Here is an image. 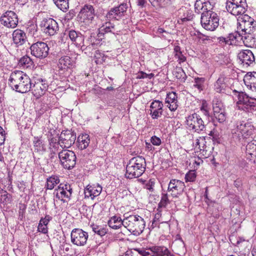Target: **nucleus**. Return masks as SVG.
I'll return each mask as SVG.
<instances>
[{"label": "nucleus", "mask_w": 256, "mask_h": 256, "mask_svg": "<svg viewBox=\"0 0 256 256\" xmlns=\"http://www.w3.org/2000/svg\"><path fill=\"white\" fill-rule=\"evenodd\" d=\"M8 84L10 88L20 93H26L32 88V82L30 77L23 72H12L8 80Z\"/></svg>", "instance_id": "1"}, {"label": "nucleus", "mask_w": 256, "mask_h": 256, "mask_svg": "<svg viewBox=\"0 0 256 256\" xmlns=\"http://www.w3.org/2000/svg\"><path fill=\"white\" fill-rule=\"evenodd\" d=\"M146 160L142 156L133 157L126 167V178L129 179L139 178L146 170Z\"/></svg>", "instance_id": "2"}, {"label": "nucleus", "mask_w": 256, "mask_h": 256, "mask_svg": "<svg viewBox=\"0 0 256 256\" xmlns=\"http://www.w3.org/2000/svg\"><path fill=\"white\" fill-rule=\"evenodd\" d=\"M126 215V214L124 216V226L134 236H138L142 234L146 226L144 219L138 215Z\"/></svg>", "instance_id": "3"}, {"label": "nucleus", "mask_w": 256, "mask_h": 256, "mask_svg": "<svg viewBox=\"0 0 256 256\" xmlns=\"http://www.w3.org/2000/svg\"><path fill=\"white\" fill-rule=\"evenodd\" d=\"M76 58L74 56H64L58 60V66L59 72H66L64 76H68L71 74L72 69L76 66Z\"/></svg>", "instance_id": "4"}, {"label": "nucleus", "mask_w": 256, "mask_h": 256, "mask_svg": "<svg viewBox=\"0 0 256 256\" xmlns=\"http://www.w3.org/2000/svg\"><path fill=\"white\" fill-rule=\"evenodd\" d=\"M200 23L203 28L207 30L214 31L218 26L219 18L216 13L201 14Z\"/></svg>", "instance_id": "5"}, {"label": "nucleus", "mask_w": 256, "mask_h": 256, "mask_svg": "<svg viewBox=\"0 0 256 256\" xmlns=\"http://www.w3.org/2000/svg\"><path fill=\"white\" fill-rule=\"evenodd\" d=\"M247 6L246 0H227L226 2L228 12L234 16L243 14Z\"/></svg>", "instance_id": "6"}, {"label": "nucleus", "mask_w": 256, "mask_h": 256, "mask_svg": "<svg viewBox=\"0 0 256 256\" xmlns=\"http://www.w3.org/2000/svg\"><path fill=\"white\" fill-rule=\"evenodd\" d=\"M186 124L188 130L198 133H200L205 129L204 122L202 117L195 112L186 117Z\"/></svg>", "instance_id": "7"}, {"label": "nucleus", "mask_w": 256, "mask_h": 256, "mask_svg": "<svg viewBox=\"0 0 256 256\" xmlns=\"http://www.w3.org/2000/svg\"><path fill=\"white\" fill-rule=\"evenodd\" d=\"M40 26L43 32L48 36L56 34L59 30V26L56 21L49 17L44 18L40 22Z\"/></svg>", "instance_id": "8"}, {"label": "nucleus", "mask_w": 256, "mask_h": 256, "mask_svg": "<svg viewBox=\"0 0 256 256\" xmlns=\"http://www.w3.org/2000/svg\"><path fill=\"white\" fill-rule=\"evenodd\" d=\"M58 158L62 166L68 170H71L76 164V157L72 150H62L58 153Z\"/></svg>", "instance_id": "9"}, {"label": "nucleus", "mask_w": 256, "mask_h": 256, "mask_svg": "<svg viewBox=\"0 0 256 256\" xmlns=\"http://www.w3.org/2000/svg\"><path fill=\"white\" fill-rule=\"evenodd\" d=\"M72 188L70 184H60L58 188L54 190V195L55 198L63 202L70 200L72 193Z\"/></svg>", "instance_id": "10"}, {"label": "nucleus", "mask_w": 256, "mask_h": 256, "mask_svg": "<svg viewBox=\"0 0 256 256\" xmlns=\"http://www.w3.org/2000/svg\"><path fill=\"white\" fill-rule=\"evenodd\" d=\"M254 130V127L252 122L240 121L236 124L235 134H236V132L238 133V137L240 139V136L243 138H247L253 134ZM234 136H236V135H234Z\"/></svg>", "instance_id": "11"}, {"label": "nucleus", "mask_w": 256, "mask_h": 256, "mask_svg": "<svg viewBox=\"0 0 256 256\" xmlns=\"http://www.w3.org/2000/svg\"><path fill=\"white\" fill-rule=\"evenodd\" d=\"M31 54L36 58L43 59L48 56L49 48L46 43L37 42L30 46Z\"/></svg>", "instance_id": "12"}, {"label": "nucleus", "mask_w": 256, "mask_h": 256, "mask_svg": "<svg viewBox=\"0 0 256 256\" xmlns=\"http://www.w3.org/2000/svg\"><path fill=\"white\" fill-rule=\"evenodd\" d=\"M48 82L44 78H39L35 80L34 83L32 84L31 90L34 96L40 97L43 96L48 90Z\"/></svg>", "instance_id": "13"}, {"label": "nucleus", "mask_w": 256, "mask_h": 256, "mask_svg": "<svg viewBox=\"0 0 256 256\" xmlns=\"http://www.w3.org/2000/svg\"><path fill=\"white\" fill-rule=\"evenodd\" d=\"M72 242L77 246H82L86 244L88 234V233L80 228H74L70 234Z\"/></svg>", "instance_id": "14"}, {"label": "nucleus", "mask_w": 256, "mask_h": 256, "mask_svg": "<svg viewBox=\"0 0 256 256\" xmlns=\"http://www.w3.org/2000/svg\"><path fill=\"white\" fill-rule=\"evenodd\" d=\"M232 92L238 100L236 102L238 109L246 112L252 97L242 91L234 90H232Z\"/></svg>", "instance_id": "15"}, {"label": "nucleus", "mask_w": 256, "mask_h": 256, "mask_svg": "<svg viewBox=\"0 0 256 256\" xmlns=\"http://www.w3.org/2000/svg\"><path fill=\"white\" fill-rule=\"evenodd\" d=\"M96 14L94 6L90 4H85L80 10L78 18L80 22H92Z\"/></svg>", "instance_id": "16"}, {"label": "nucleus", "mask_w": 256, "mask_h": 256, "mask_svg": "<svg viewBox=\"0 0 256 256\" xmlns=\"http://www.w3.org/2000/svg\"><path fill=\"white\" fill-rule=\"evenodd\" d=\"M0 22L6 28H15L18 24V16L14 12L8 10L1 16Z\"/></svg>", "instance_id": "17"}, {"label": "nucleus", "mask_w": 256, "mask_h": 256, "mask_svg": "<svg viewBox=\"0 0 256 256\" xmlns=\"http://www.w3.org/2000/svg\"><path fill=\"white\" fill-rule=\"evenodd\" d=\"M186 188L184 182L176 179H172L168 186V190L171 192L173 198H178L182 194Z\"/></svg>", "instance_id": "18"}, {"label": "nucleus", "mask_w": 256, "mask_h": 256, "mask_svg": "<svg viewBox=\"0 0 256 256\" xmlns=\"http://www.w3.org/2000/svg\"><path fill=\"white\" fill-rule=\"evenodd\" d=\"M76 137V133L74 132H71L70 130H63L58 138L59 142L62 144H60V146L70 148L74 143Z\"/></svg>", "instance_id": "19"}, {"label": "nucleus", "mask_w": 256, "mask_h": 256, "mask_svg": "<svg viewBox=\"0 0 256 256\" xmlns=\"http://www.w3.org/2000/svg\"><path fill=\"white\" fill-rule=\"evenodd\" d=\"M238 58L240 64L248 67L255 64V57L253 52L250 50H244L240 51L238 54Z\"/></svg>", "instance_id": "20"}, {"label": "nucleus", "mask_w": 256, "mask_h": 256, "mask_svg": "<svg viewBox=\"0 0 256 256\" xmlns=\"http://www.w3.org/2000/svg\"><path fill=\"white\" fill-rule=\"evenodd\" d=\"M68 35L72 42L78 47H81V49L84 51L90 48V46H86L84 44V37L79 32H76L74 30L68 31Z\"/></svg>", "instance_id": "21"}, {"label": "nucleus", "mask_w": 256, "mask_h": 256, "mask_svg": "<svg viewBox=\"0 0 256 256\" xmlns=\"http://www.w3.org/2000/svg\"><path fill=\"white\" fill-rule=\"evenodd\" d=\"M164 104L159 100H154L150 106V115L153 119H158L162 114Z\"/></svg>", "instance_id": "22"}, {"label": "nucleus", "mask_w": 256, "mask_h": 256, "mask_svg": "<svg viewBox=\"0 0 256 256\" xmlns=\"http://www.w3.org/2000/svg\"><path fill=\"white\" fill-rule=\"evenodd\" d=\"M246 158L254 163L256 161V140L248 142L246 146Z\"/></svg>", "instance_id": "23"}, {"label": "nucleus", "mask_w": 256, "mask_h": 256, "mask_svg": "<svg viewBox=\"0 0 256 256\" xmlns=\"http://www.w3.org/2000/svg\"><path fill=\"white\" fill-rule=\"evenodd\" d=\"M12 36L14 42L18 46H22L28 40L26 32L20 29L15 30Z\"/></svg>", "instance_id": "24"}, {"label": "nucleus", "mask_w": 256, "mask_h": 256, "mask_svg": "<svg viewBox=\"0 0 256 256\" xmlns=\"http://www.w3.org/2000/svg\"><path fill=\"white\" fill-rule=\"evenodd\" d=\"M166 102L172 112H174L178 106L177 94L174 92H169L166 94Z\"/></svg>", "instance_id": "25"}, {"label": "nucleus", "mask_w": 256, "mask_h": 256, "mask_svg": "<svg viewBox=\"0 0 256 256\" xmlns=\"http://www.w3.org/2000/svg\"><path fill=\"white\" fill-rule=\"evenodd\" d=\"M256 26V22H254V24L248 22H238L237 29L242 32V34L244 36L252 33Z\"/></svg>", "instance_id": "26"}, {"label": "nucleus", "mask_w": 256, "mask_h": 256, "mask_svg": "<svg viewBox=\"0 0 256 256\" xmlns=\"http://www.w3.org/2000/svg\"><path fill=\"white\" fill-rule=\"evenodd\" d=\"M244 84L250 86V89L256 92V72H248L244 78Z\"/></svg>", "instance_id": "27"}, {"label": "nucleus", "mask_w": 256, "mask_h": 256, "mask_svg": "<svg viewBox=\"0 0 256 256\" xmlns=\"http://www.w3.org/2000/svg\"><path fill=\"white\" fill-rule=\"evenodd\" d=\"M213 117L220 123L224 122L226 120V114L225 112L224 107L220 108L219 106H212Z\"/></svg>", "instance_id": "28"}, {"label": "nucleus", "mask_w": 256, "mask_h": 256, "mask_svg": "<svg viewBox=\"0 0 256 256\" xmlns=\"http://www.w3.org/2000/svg\"><path fill=\"white\" fill-rule=\"evenodd\" d=\"M226 78L223 76H220L214 84V89L216 92L218 93H225L226 90L228 88L226 84Z\"/></svg>", "instance_id": "29"}, {"label": "nucleus", "mask_w": 256, "mask_h": 256, "mask_svg": "<svg viewBox=\"0 0 256 256\" xmlns=\"http://www.w3.org/2000/svg\"><path fill=\"white\" fill-rule=\"evenodd\" d=\"M105 37L97 30L96 32H92L88 40L90 42L92 46H100L102 44L101 42L102 40Z\"/></svg>", "instance_id": "30"}, {"label": "nucleus", "mask_w": 256, "mask_h": 256, "mask_svg": "<svg viewBox=\"0 0 256 256\" xmlns=\"http://www.w3.org/2000/svg\"><path fill=\"white\" fill-rule=\"evenodd\" d=\"M98 30L100 34L104 36V34L107 33H115V26L110 22H106Z\"/></svg>", "instance_id": "31"}, {"label": "nucleus", "mask_w": 256, "mask_h": 256, "mask_svg": "<svg viewBox=\"0 0 256 256\" xmlns=\"http://www.w3.org/2000/svg\"><path fill=\"white\" fill-rule=\"evenodd\" d=\"M18 64L20 66H23L26 68L32 69L34 66V64L32 59L28 55H25L22 57L18 62Z\"/></svg>", "instance_id": "32"}, {"label": "nucleus", "mask_w": 256, "mask_h": 256, "mask_svg": "<svg viewBox=\"0 0 256 256\" xmlns=\"http://www.w3.org/2000/svg\"><path fill=\"white\" fill-rule=\"evenodd\" d=\"M78 147L80 150L86 149L90 142L88 134H84L78 136Z\"/></svg>", "instance_id": "33"}, {"label": "nucleus", "mask_w": 256, "mask_h": 256, "mask_svg": "<svg viewBox=\"0 0 256 256\" xmlns=\"http://www.w3.org/2000/svg\"><path fill=\"white\" fill-rule=\"evenodd\" d=\"M149 250L153 253L152 256H166L168 252V248L164 246H152Z\"/></svg>", "instance_id": "34"}, {"label": "nucleus", "mask_w": 256, "mask_h": 256, "mask_svg": "<svg viewBox=\"0 0 256 256\" xmlns=\"http://www.w3.org/2000/svg\"><path fill=\"white\" fill-rule=\"evenodd\" d=\"M108 226L114 230L120 228L122 225L124 226V222L123 220L120 217H118L116 216H113L108 221Z\"/></svg>", "instance_id": "35"}, {"label": "nucleus", "mask_w": 256, "mask_h": 256, "mask_svg": "<svg viewBox=\"0 0 256 256\" xmlns=\"http://www.w3.org/2000/svg\"><path fill=\"white\" fill-rule=\"evenodd\" d=\"M243 36L242 32H241L237 29V30L228 34L227 37L226 44L229 45L232 44L233 43L236 42L238 40L239 38Z\"/></svg>", "instance_id": "36"}, {"label": "nucleus", "mask_w": 256, "mask_h": 256, "mask_svg": "<svg viewBox=\"0 0 256 256\" xmlns=\"http://www.w3.org/2000/svg\"><path fill=\"white\" fill-rule=\"evenodd\" d=\"M173 75L180 82L186 81L187 76L182 67L176 66L172 72Z\"/></svg>", "instance_id": "37"}, {"label": "nucleus", "mask_w": 256, "mask_h": 256, "mask_svg": "<svg viewBox=\"0 0 256 256\" xmlns=\"http://www.w3.org/2000/svg\"><path fill=\"white\" fill-rule=\"evenodd\" d=\"M90 188L88 192L90 194L89 196H92V199L94 200V198L100 194L102 190V187L98 184H96L88 185Z\"/></svg>", "instance_id": "38"}, {"label": "nucleus", "mask_w": 256, "mask_h": 256, "mask_svg": "<svg viewBox=\"0 0 256 256\" xmlns=\"http://www.w3.org/2000/svg\"><path fill=\"white\" fill-rule=\"evenodd\" d=\"M106 18L108 20H119L122 17L118 13L116 6L112 8L106 14Z\"/></svg>", "instance_id": "39"}, {"label": "nucleus", "mask_w": 256, "mask_h": 256, "mask_svg": "<svg viewBox=\"0 0 256 256\" xmlns=\"http://www.w3.org/2000/svg\"><path fill=\"white\" fill-rule=\"evenodd\" d=\"M60 182L59 178L56 176H52L47 178L46 184V189L52 190L55 186Z\"/></svg>", "instance_id": "40"}, {"label": "nucleus", "mask_w": 256, "mask_h": 256, "mask_svg": "<svg viewBox=\"0 0 256 256\" xmlns=\"http://www.w3.org/2000/svg\"><path fill=\"white\" fill-rule=\"evenodd\" d=\"M56 6L64 12L69 8V0H53Z\"/></svg>", "instance_id": "41"}, {"label": "nucleus", "mask_w": 256, "mask_h": 256, "mask_svg": "<svg viewBox=\"0 0 256 256\" xmlns=\"http://www.w3.org/2000/svg\"><path fill=\"white\" fill-rule=\"evenodd\" d=\"M34 146L35 150L36 152L46 151L45 145L43 141L38 137H34Z\"/></svg>", "instance_id": "42"}, {"label": "nucleus", "mask_w": 256, "mask_h": 256, "mask_svg": "<svg viewBox=\"0 0 256 256\" xmlns=\"http://www.w3.org/2000/svg\"><path fill=\"white\" fill-rule=\"evenodd\" d=\"M174 52L175 53L174 56L176 58L178 59L180 64L186 60V58L182 54L180 47V46H174Z\"/></svg>", "instance_id": "43"}, {"label": "nucleus", "mask_w": 256, "mask_h": 256, "mask_svg": "<svg viewBox=\"0 0 256 256\" xmlns=\"http://www.w3.org/2000/svg\"><path fill=\"white\" fill-rule=\"evenodd\" d=\"M204 78H195L194 79V86L200 92L204 89V83L205 82Z\"/></svg>", "instance_id": "44"}, {"label": "nucleus", "mask_w": 256, "mask_h": 256, "mask_svg": "<svg viewBox=\"0 0 256 256\" xmlns=\"http://www.w3.org/2000/svg\"><path fill=\"white\" fill-rule=\"evenodd\" d=\"M169 203L170 200L168 198V194H162L160 202L158 203V210H162V208H166L167 204Z\"/></svg>", "instance_id": "45"}, {"label": "nucleus", "mask_w": 256, "mask_h": 256, "mask_svg": "<svg viewBox=\"0 0 256 256\" xmlns=\"http://www.w3.org/2000/svg\"><path fill=\"white\" fill-rule=\"evenodd\" d=\"M196 172L194 170H190L185 175V180L186 182H194L196 180Z\"/></svg>", "instance_id": "46"}, {"label": "nucleus", "mask_w": 256, "mask_h": 256, "mask_svg": "<svg viewBox=\"0 0 256 256\" xmlns=\"http://www.w3.org/2000/svg\"><path fill=\"white\" fill-rule=\"evenodd\" d=\"M208 135L212 137V141L216 143L220 144V134L218 132L214 129L210 132Z\"/></svg>", "instance_id": "47"}, {"label": "nucleus", "mask_w": 256, "mask_h": 256, "mask_svg": "<svg viewBox=\"0 0 256 256\" xmlns=\"http://www.w3.org/2000/svg\"><path fill=\"white\" fill-rule=\"evenodd\" d=\"M256 111V98L252 97L246 113H252Z\"/></svg>", "instance_id": "48"}, {"label": "nucleus", "mask_w": 256, "mask_h": 256, "mask_svg": "<svg viewBox=\"0 0 256 256\" xmlns=\"http://www.w3.org/2000/svg\"><path fill=\"white\" fill-rule=\"evenodd\" d=\"M1 201L2 203L7 204L10 203L12 200V196L10 194L4 191L1 194Z\"/></svg>", "instance_id": "49"}, {"label": "nucleus", "mask_w": 256, "mask_h": 256, "mask_svg": "<svg viewBox=\"0 0 256 256\" xmlns=\"http://www.w3.org/2000/svg\"><path fill=\"white\" fill-rule=\"evenodd\" d=\"M203 8H202V14H205L208 13H215L212 10V8L210 2H204L202 3Z\"/></svg>", "instance_id": "50"}, {"label": "nucleus", "mask_w": 256, "mask_h": 256, "mask_svg": "<svg viewBox=\"0 0 256 256\" xmlns=\"http://www.w3.org/2000/svg\"><path fill=\"white\" fill-rule=\"evenodd\" d=\"M194 16L192 10H188L186 13V16L180 18V20L182 22H184L187 21L192 20Z\"/></svg>", "instance_id": "51"}, {"label": "nucleus", "mask_w": 256, "mask_h": 256, "mask_svg": "<svg viewBox=\"0 0 256 256\" xmlns=\"http://www.w3.org/2000/svg\"><path fill=\"white\" fill-rule=\"evenodd\" d=\"M200 110L201 112H202L203 113V114L208 116V118H210V117L211 118V120L214 122V117H213V116L212 114H210L208 108H207V106H205L204 104H202V106L200 107Z\"/></svg>", "instance_id": "52"}, {"label": "nucleus", "mask_w": 256, "mask_h": 256, "mask_svg": "<svg viewBox=\"0 0 256 256\" xmlns=\"http://www.w3.org/2000/svg\"><path fill=\"white\" fill-rule=\"evenodd\" d=\"M116 8L118 10V13L121 15L122 17L126 12L128 8L127 4L124 3L116 6Z\"/></svg>", "instance_id": "53"}, {"label": "nucleus", "mask_w": 256, "mask_h": 256, "mask_svg": "<svg viewBox=\"0 0 256 256\" xmlns=\"http://www.w3.org/2000/svg\"><path fill=\"white\" fill-rule=\"evenodd\" d=\"M202 2H200V0H196L194 4V11L196 13L202 14Z\"/></svg>", "instance_id": "54"}, {"label": "nucleus", "mask_w": 256, "mask_h": 256, "mask_svg": "<svg viewBox=\"0 0 256 256\" xmlns=\"http://www.w3.org/2000/svg\"><path fill=\"white\" fill-rule=\"evenodd\" d=\"M254 18L248 16L247 14H244L242 16L240 19L238 20V22H248L254 24Z\"/></svg>", "instance_id": "55"}, {"label": "nucleus", "mask_w": 256, "mask_h": 256, "mask_svg": "<svg viewBox=\"0 0 256 256\" xmlns=\"http://www.w3.org/2000/svg\"><path fill=\"white\" fill-rule=\"evenodd\" d=\"M38 231L42 234H46L48 232V226L42 224V222H39L38 227Z\"/></svg>", "instance_id": "56"}, {"label": "nucleus", "mask_w": 256, "mask_h": 256, "mask_svg": "<svg viewBox=\"0 0 256 256\" xmlns=\"http://www.w3.org/2000/svg\"><path fill=\"white\" fill-rule=\"evenodd\" d=\"M150 142L154 146H158L161 144L162 141L160 138L154 136L150 138Z\"/></svg>", "instance_id": "57"}, {"label": "nucleus", "mask_w": 256, "mask_h": 256, "mask_svg": "<svg viewBox=\"0 0 256 256\" xmlns=\"http://www.w3.org/2000/svg\"><path fill=\"white\" fill-rule=\"evenodd\" d=\"M6 138L5 131L3 128L0 126V146L4 144Z\"/></svg>", "instance_id": "58"}, {"label": "nucleus", "mask_w": 256, "mask_h": 256, "mask_svg": "<svg viewBox=\"0 0 256 256\" xmlns=\"http://www.w3.org/2000/svg\"><path fill=\"white\" fill-rule=\"evenodd\" d=\"M76 15L74 10H70L65 16V20H72Z\"/></svg>", "instance_id": "59"}, {"label": "nucleus", "mask_w": 256, "mask_h": 256, "mask_svg": "<svg viewBox=\"0 0 256 256\" xmlns=\"http://www.w3.org/2000/svg\"><path fill=\"white\" fill-rule=\"evenodd\" d=\"M49 143L50 146H52L54 148H56L58 146V144H62L60 142L58 141V142H57L56 139L54 138H52L50 140H49Z\"/></svg>", "instance_id": "60"}, {"label": "nucleus", "mask_w": 256, "mask_h": 256, "mask_svg": "<svg viewBox=\"0 0 256 256\" xmlns=\"http://www.w3.org/2000/svg\"><path fill=\"white\" fill-rule=\"evenodd\" d=\"M198 38L202 40L203 43H205L206 40H210V37L206 36L202 33L200 32H198Z\"/></svg>", "instance_id": "61"}, {"label": "nucleus", "mask_w": 256, "mask_h": 256, "mask_svg": "<svg viewBox=\"0 0 256 256\" xmlns=\"http://www.w3.org/2000/svg\"><path fill=\"white\" fill-rule=\"evenodd\" d=\"M107 229L102 226L96 232V234L100 236H104L107 233Z\"/></svg>", "instance_id": "62"}, {"label": "nucleus", "mask_w": 256, "mask_h": 256, "mask_svg": "<svg viewBox=\"0 0 256 256\" xmlns=\"http://www.w3.org/2000/svg\"><path fill=\"white\" fill-rule=\"evenodd\" d=\"M154 182L150 180L145 186V188L146 190H149L150 192L154 190Z\"/></svg>", "instance_id": "63"}, {"label": "nucleus", "mask_w": 256, "mask_h": 256, "mask_svg": "<svg viewBox=\"0 0 256 256\" xmlns=\"http://www.w3.org/2000/svg\"><path fill=\"white\" fill-rule=\"evenodd\" d=\"M26 209V206L24 204H20L19 206V214L20 216H23Z\"/></svg>", "instance_id": "64"}]
</instances>
